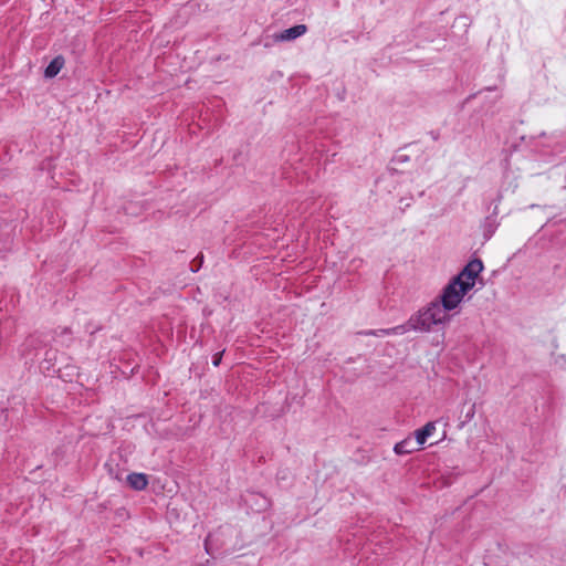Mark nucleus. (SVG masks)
Listing matches in <instances>:
<instances>
[{
    "label": "nucleus",
    "mask_w": 566,
    "mask_h": 566,
    "mask_svg": "<svg viewBox=\"0 0 566 566\" xmlns=\"http://www.w3.org/2000/svg\"><path fill=\"white\" fill-rule=\"evenodd\" d=\"M475 415V403H472L465 411L464 419L460 422L459 428L462 429L468 422H470Z\"/></svg>",
    "instance_id": "nucleus-11"
},
{
    "label": "nucleus",
    "mask_w": 566,
    "mask_h": 566,
    "mask_svg": "<svg viewBox=\"0 0 566 566\" xmlns=\"http://www.w3.org/2000/svg\"><path fill=\"white\" fill-rule=\"evenodd\" d=\"M410 206V202H408V200H405V207H409Z\"/></svg>",
    "instance_id": "nucleus-22"
},
{
    "label": "nucleus",
    "mask_w": 566,
    "mask_h": 566,
    "mask_svg": "<svg viewBox=\"0 0 566 566\" xmlns=\"http://www.w3.org/2000/svg\"><path fill=\"white\" fill-rule=\"evenodd\" d=\"M495 221L491 217H486L483 223V235L489 240L495 232Z\"/></svg>",
    "instance_id": "nucleus-9"
},
{
    "label": "nucleus",
    "mask_w": 566,
    "mask_h": 566,
    "mask_svg": "<svg viewBox=\"0 0 566 566\" xmlns=\"http://www.w3.org/2000/svg\"><path fill=\"white\" fill-rule=\"evenodd\" d=\"M223 353H224V349H223V350H220V352H218V353H216V354L212 356V365H213L214 367H219V366H220L221 360H222Z\"/></svg>",
    "instance_id": "nucleus-15"
},
{
    "label": "nucleus",
    "mask_w": 566,
    "mask_h": 566,
    "mask_svg": "<svg viewBox=\"0 0 566 566\" xmlns=\"http://www.w3.org/2000/svg\"><path fill=\"white\" fill-rule=\"evenodd\" d=\"M273 38L271 39V41H265L264 42V48H270L272 44H273Z\"/></svg>",
    "instance_id": "nucleus-19"
},
{
    "label": "nucleus",
    "mask_w": 566,
    "mask_h": 566,
    "mask_svg": "<svg viewBox=\"0 0 566 566\" xmlns=\"http://www.w3.org/2000/svg\"><path fill=\"white\" fill-rule=\"evenodd\" d=\"M450 318L451 316L443 313L439 304L432 301L409 317V326L415 332L428 333L433 325H443Z\"/></svg>",
    "instance_id": "nucleus-1"
},
{
    "label": "nucleus",
    "mask_w": 566,
    "mask_h": 566,
    "mask_svg": "<svg viewBox=\"0 0 566 566\" xmlns=\"http://www.w3.org/2000/svg\"><path fill=\"white\" fill-rule=\"evenodd\" d=\"M390 335L389 328H379L375 329V333H373V336L376 337H384Z\"/></svg>",
    "instance_id": "nucleus-16"
},
{
    "label": "nucleus",
    "mask_w": 566,
    "mask_h": 566,
    "mask_svg": "<svg viewBox=\"0 0 566 566\" xmlns=\"http://www.w3.org/2000/svg\"><path fill=\"white\" fill-rule=\"evenodd\" d=\"M373 333H375V329H367V331L359 332L360 335H365V336H373Z\"/></svg>",
    "instance_id": "nucleus-18"
},
{
    "label": "nucleus",
    "mask_w": 566,
    "mask_h": 566,
    "mask_svg": "<svg viewBox=\"0 0 566 566\" xmlns=\"http://www.w3.org/2000/svg\"><path fill=\"white\" fill-rule=\"evenodd\" d=\"M214 534H209L205 539V549L209 555H213Z\"/></svg>",
    "instance_id": "nucleus-13"
},
{
    "label": "nucleus",
    "mask_w": 566,
    "mask_h": 566,
    "mask_svg": "<svg viewBox=\"0 0 566 566\" xmlns=\"http://www.w3.org/2000/svg\"><path fill=\"white\" fill-rule=\"evenodd\" d=\"M419 450V448L416 447V443L413 442L412 438L409 436L406 439L397 442L394 446V452L397 455H406L410 454L415 451Z\"/></svg>",
    "instance_id": "nucleus-8"
},
{
    "label": "nucleus",
    "mask_w": 566,
    "mask_h": 566,
    "mask_svg": "<svg viewBox=\"0 0 566 566\" xmlns=\"http://www.w3.org/2000/svg\"><path fill=\"white\" fill-rule=\"evenodd\" d=\"M307 31V27L305 24H296L289 29L283 30L280 33L273 34V42H289L293 41Z\"/></svg>",
    "instance_id": "nucleus-4"
},
{
    "label": "nucleus",
    "mask_w": 566,
    "mask_h": 566,
    "mask_svg": "<svg viewBox=\"0 0 566 566\" xmlns=\"http://www.w3.org/2000/svg\"><path fill=\"white\" fill-rule=\"evenodd\" d=\"M410 206V202H408V200H405V207H409Z\"/></svg>",
    "instance_id": "nucleus-21"
},
{
    "label": "nucleus",
    "mask_w": 566,
    "mask_h": 566,
    "mask_svg": "<svg viewBox=\"0 0 566 566\" xmlns=\"http://www.w3.org/2000/svg\"><path fill=\"white\" fill-rule=\"evenodd\" d=\"M65 64V59L63 55H56L44 69V77L45 78H54L60 71L63 69Z\"/></svg>",
    "instance_id": "nucleus-7"
},
{
    "label": "nucleus",
    "mask_w": 566,
    "mask_h": 566,
    "mask_svg": "<svg viewBox=\"0 0 566 566\" xmlns=\"http://www.w3.org/2000/svg\"><path fill=\"white\" fill-rule=\"evenodd\" d=\"M241 155L240 151H237L234 155H233V160L237 161L239 156Z\"/></svg>",
    "instance_id": "nucleus-20"
},
{
    "label": "nucleus",
    "mask_w": 566,
    "mask_h": 566,
    "mask_svg": "<svg viewBox=\"0 0 566 566\" xmlns=\"http://www.w3.org/2000/svg\"><path fill=\"white\" fill-rule=\"evenodd\" d=\"M429 135L433 140H438L440 138V132L439 130H430Z\"/></svg>",
    "instance_id": "nucleus-17"
},
{
    "label": "nucleus",
    "mask_w": 566,
    "mask_h": 566,
    "mask_svg": "<svg viewBox=\"0 0 566 566\" xmlns=\"http://www.w3.org/2000/svg\"><path fill=\"white\" fill-rule=\"evenodd\" d=\"M126 481L130 489L143 491L148 485V475L145 473L132 472L127 475Z\"/></svg>",
    "instance_id": "nucleus-5"
},
{
    "label": "nucleus",
    "mask_w": 566,
    "mask_h": 566,
    "mask_svg": "<svg viewBox=\"0 0 566 566\" xmlns=\"http://www.w3.org/2000/svg\"><path fill=\"white\" fill-rule=\"evenodd\" d=\"M202 263H203V255L202 254H199L197 255L190 263V270L196 273L198 272L201 266H202Z\"/></svg>",
    "instance_id": "nucleus-12"
},
{
    "label": "nucleus",
    "mask_w": 566,
    "mask_h": 566,
    "mask_svg": "<svg viewBox=\"0 0 566 566\" xmlns=\"http://www.w3.org/2000/svg\"><path fill=\"white\" fill-rule=\"evenodd\" d=\"M470 292L469 284H461L453 277L449 281V283L442 289L439 297L433 300L434 303H438L440 308L443 310V313L448 314L455 310L463 297Z\"/></svg>",
    "instance_id": "nucleus-2"
},
{
    "label": "nucleus",
    "mask_w": 566,
    "mask_h": 566,
    "mask_svg": "<svg viewBox=\"0 0 566 566\" xmlns=\"http://www.w3.org/2000/svg\"><path fill=\"white\" fill-rule=\"evenodd\" d=\"M409 160H410V158L408 155L398 151L392 157L391 163L401 165V164L408 163Z\"/></svg>",
    "instance_id": "nucleus-14"
},
{
    "label": "nucleus",
    "mask_w": 566,
    "mask_h": 566,
    "mask_svg": "<svg viewBox=\"0 0 566 566\" xmlns=\"http://www.w3.org/2000/svg\"><path fill=\"white\" fill-rule=\"evenodd\" d=\"M409 331H412L411 326H409V319L401 325L389 328L390 335H402Z\"/></svg>",
    "instance_id": "nucleus-10"
},
{
    "label": "nucleus",
    "mask_w": 566,
    "mask_h": 566,
    "mask_svg": "<svg viewBox=\"0 0 566 566\" xmlns=\"http://www.w3.org/2000/svg\"><path fill=\"white\" fill-rule=\"evenodd\" d=\"M484 265L481 259L475 258L469 261L463 269L453 276L454 280H457L461 284H469L470 291L475 285V280L480 275V273L483 271Z\"/></svg>",
    "instance_id": "nucleus-3"
},
{
    "label": "nucleus",
    "mask_w": 566,
    "mask_h": 566,
    "mask_svg": "<svg viewBox=\"0 0 566 566\" xmlns=\"http://www.w3.org/2000/svg\"><path fill=\"white\" fill-rule=\"evenodd\" d=\"M436 431V422L429 421L423 427L417 429L413 432L416 444L417 446H423L429 437L433 434Z\"/></svg>",
    "instance_id": "nucleus-6"
}]
</instances>
